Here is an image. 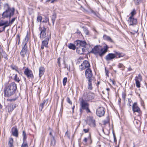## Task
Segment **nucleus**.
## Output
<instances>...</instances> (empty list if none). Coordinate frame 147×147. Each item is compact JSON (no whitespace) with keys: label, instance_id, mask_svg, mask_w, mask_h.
<instances>
[{"label":"nucleus","instance_id":"obj_24","mask_svg":"<svg viewBox=\"0 0 147 147\" xmlns=\"http://www.w3.org/2000/svg\"><path fill=\"white\" fill-rule=\"evenodd\" d=\"M93 80V79H90L88 80V90H92V82Z\"/></svg>","mask_w":147,"mask_h":147},{"label":"nucleus","instance_id":"obj_28","mask_svg":"<svg viewBox=\"0 0 147 147\" xmlns=\"http://www.w3.org/2000/svg\"><path fill=\"white\" fill-rule=\"evenodd\" d=\"M69 48L73 50H75L76 49V47L75 45L72 43H70L68 46Z\"/></svg>","mask_w":147,"mask_h":147},{"label":"nucleus","instance_id":"obj_22","mask_svg":"<svg viewBox=\"0 0 147 147\" xmlns=\"http://www.w3.org/2000/svg\"><path fill=\"white\" fill-rule=\"evenodd\" d=\"M132 110L134 112H139L140 111V109L136 103H134L133 104L132 106Z\"/></svg>","mask_w":147,"mask_h":147},{"label":"nucleus","instance_id":"obj_5","mask_svg":"<svg viewBox=\"0 0 147 147\" xmlns=\"http://www.w3.org/2000/svg\"><path fill=\"white\" fill-rule=\"evenodd\" d=\"M80 101V114H81L85 110L87 113L91 112L89 108V105L88 103L85 101L83 98H80L79 100Z\"/></svg>","mask_w":147,"mask_h":147},{"label":"nucleus","instance_id":"obj_58","mask_svg":"<svg viewBox=\"0 0 147 147\" xmlns=\"http://www.w3.org/2000/svg\"><path fill=\"white\" fill-rule=\"evenodd\" d=\"M114 142H115L116 141V138H115V136L114 135Z\"/></svg>","mask_w":147,"mask_h":147},{"label":"nucleus","instance_id":"obj_13","mask_svg":"<svg viewBox=\"0 0 147 147\" xmlns=\"http://www.w3.org/2000/svg\"><path fill=\"white\" fill-rule=\"evenodd\" d=\"M117 58V55L113 53H109L105 57V59L107 61L112 60L113 59Z\"/></svg>","mask_w":147,"mask_h":147},{"label":"nucleus","instance_id":"obj_12","mask_svg":"<svg viewBox=\"0 0 147 147\" xmlns=\"http://www.w3.org/2000/svg\"><path fill=\"white\" fill-rule=\"evenodd\" d=\"M4 26L3 28V30H5V28L9 26L7 21H4L3 20L0 19V26Z\"/></svg>","mask_w":147,"mask_h":147},{"label":"nucleus","instance_id":"obj_59","mask_svg":"<svg viewBox=\"0 0 147 147\" xmlns=\"http://www.w3.org/2000/svg\"><path fill=\"white\" fill-rule=\"evenodd\" d=\"M5 31V30H3V28L2 29V30H0V33L2 32Z\"/></svg>","mask_w":147,"mask_h":147},{"label":"nucleus","instance_id":"obj_51","mask_svg":"<svg viewBox=\"0 0 147 147\" xmlns=\"http://www.w3.org/2000/svg\"><path fill=\"white\" fill-rule=\"evenodd\" d=\"M108 121L107 120H104L103 121V123H104V124L105 125L106 124L108 123Z\"/></svg>","mask_w":147,"mask_h":147},{"label":"nucleus","instance_id":"obj_48","mask_svg":"<svg viewBox=\"0 0 147 147\" xmlns=\"http://www.w3.org/2000/svg\"><path fill=\"white\" fill-rule=\"evenodd\" d=\"M21 147H28V146L27 144H23Z\"/></svg>","mask_w":147,"mask_h":147},{"label":"nucleus","instance_id":"obj_30","mask_svg":"<svg viewBox=\"0 0 147 147\" xmlns=\"http://www.w3.org/2000/svg\"><path fill=\"white\" fill-rule=\"evenodd\" d=\"M14 80L17 82H19L20 81V79L18 77L17 75L16 74L14 77Z\"/></svg>","mask_w":147,"mask_h":147},{"label":"nucleus","instance_id":"obj_46","mask_svg":"<svg viewBox=\"0 0 147 147\" xmlns=\"http://www.w3.org/2000/svg\"><path fill=\"white\" fill-rule=\"evenodd\" d=\"M87 138V140H89L91 142V143L92 142V140L91 138V136L90 134H89V135L88 137Z\"/></svg>","mask_w":147,"mask_h":147},{"label":"nucleus","instance_id":"obj_40","mask_svg":"<svg viewBox=\"0 0 147 147\" xmlns=\"http://www.w3.org/2000/svg\"><path fill=\"white\" fill-rule=\"evenodd\" d=\"M65 136L69 138H70V134L68 132V131H67L65 133Z\"/></svg>","mask_w":147,"mask_h":147},{"label":"nucleus","instance_id":"obj_63","mask_svg":"<svg viewBox=\"0 0 147 147\" xmlns=\"http://www.w3.org/2000/svg\"><path fill=\"white\" fill-rule=\"evenodd\" d=\"M78 53L80 54H82V52H78Z\"/></svg>","mask_w":147,"mask_h":147},{"label":"nucleus","instance_id":"obj_41","mask_svg":"<svg viewBox=\"0 0 147 147\" xmlns=\"http://www.w3.org/2000/svg\"><path fill=\"white\" fill-rule=\"evenodd\" d=\"M135 3L136 5L139 4L141 1V0H134Z\"/></svg>","mask_w":147,"mask_h":147},{"label":"nucleus","instance_id":"obj_36","mask_svg":"<svg viewBox=\"0 0 147 147\" xmlns=\"http://www.w3.org/2000/svg\"><path fill=\"white\" fill-rule=\"evenodd\" d=\"M23 140L24 141L26 138V133L24 131H23Z\"/></svg>","mask_w":147,"mask_h":147},{"label":"nucleus","instance_id":"obj_20","mask_svg":"<svg viewBox=\"0 0 147 147\" xmlns=\"http://www.w3.org/2000/svg\"><path fill=\"white\" fill-rule=\"evenodd\" d=\"M94 97V94L92 92H90L87 94L86 98L88 100H90L93 99Z\"/></svg>","mask_w":147,"mask_h":147},{"label":"nucleus","instance_id":"obj_16","mask_svg":"<svg viewBox=\"0 0 147 147\" xmlns=\"http://www.w3.org/2000/svg\"><path fill=\"white\" fill-rule=\"evenodd\" d=\"M88 123L91 126L94 127L95 126V121L92 117H90L88 120Z\"/></svg>","mask_w":147,"mask_h":147},{"label":"nucleus","instance_id":"obj_60","mask_svg":"<svg viewBox=\"0 0 147 147\" xmlns=\"http://www.w3.org/2000/svg\"><path fill=\"white\" fill-rule=\"evenodd\" d=\"M59 58L58 59V63L59 64L60 63V61H59Z\"/></svg>","mask_w":147,"mask_h":147},{"label":"nucleus","instance_id":"obj_47","mask_svg":"<svg viewBox=\"0 0 147 147\" xmlns=\"http://www.w3.org/2000/svg\"><path fill=\"white\" fill-rule=\"evenodd\" d=\"M89 131V129L88 128H87V129H83V131L85 133H88Z\"/></svg>","mask_w":147,"mask_h":147},{"label":"nucleus","instance_id":"obj_2","mask_svg":"<svg viewBox=\"0 0 147 147\" xmlns=\"http://www.w3.org/2000/svg\"><path fill=\"white\" fill-rule=\"evenodd\" d=\"M109 47L105 45L102 48L100 45L95 46L91 51V53L95 55L98 54L100 57H102L107 51Z\"/></svg>","mask_w":147,"mask_h":147},{"label":"nucleus","instance_id":"obj_53","mask_svg":"<svg viewBox=\"0 0 147 147\" xmlns=\"http://www.w3.org/2000/svg\"><path fill=\"white\" fill-rule=\"evenodd\" d=\"M125 56V54L123 53H120V58L123 57Z\"/></svg>","mask_w":147,"mask_h":147},{"label":"nucleus","instance_id":"obj_1","mask_svg":"<svg viewBox=\"0 0 147 147\" xmlns=\"http://www.w3.org/2000/svg\"><path fill=\"white\" fill-rule=\"evenodd\" d=\"M40 38L42 39L45 38L42 42L41 48L42 50L44 49V47H47L49 40L51 39V35L50 32L47 31L46 32V28L44 26L40 27Z\"/></svg>","mask_w":147,"mask_h":147},{"label":"nucleus","instance_id":"obj_49","mask_svg":"<svg viewBox=\"0 0 147 147\" xmlns=\"http://www.w3.org/2000/svg\"><path fill=\"white\" fill-rule=\"evenodd\" d=\"M105 72L106 75L107 76L109 77V71L108 70H107L106 69H105Z\"/></svg>","mask_w":147,"mask_h":147},{"label":"nucleus","instance_id":"obj_61","mask_svg":"<svg viewBox=\"0 0 147 147\" xmlns=\"http://www.w3.org/2000/svg\"><path fill=\"white\" fill-rule=\"evenodd\" d=\"M86 34H88V30H86Z\"/></svg>","mask_w":147,"mask_h":147},{"label":"nucleus","instance_id":"obj_56","mask_svg":"<svg viewBox=\"0 0 147 147\" xmlns=\"http://www.w3.org/2000/svg\"><path fill=\"white\" fill-rule=\"evenodd\" d=\"M132 70V69L130 67H129L128 68V70L129 71H130Z\"/></svg>","mask_w":147,"mask_h":147},{"label":"nucleus","instance_id":"obj_38","mask_svg":"<svg viewBox=\"0 0 147 147\" xmlns=\"http://www.w3.org/2000/svg\"><path fill=\"white\" fill-rule=\"evenodd\" d=\"M2 56L5 59H7V55L5 52H3L2 54Z\"/></svg>","mask_w":147,"mask_h":147},{"label":"nucleus","instance_id":"obj_45","mask_svg":"<svg viewBox=\"0 0 147 147\" xmlns=\"http://www.w3.org/2000/svg\"><path fill=\"white\" fill-rule=\"evenodd\" d=\"M126 94L125 92H123L122 94V97L125 100V99Z\"/></svg>","mask_w":147,"mask_h":147},{"label":"nucleus","instance_id":"obj_29","mask_svg":"<svg viewBox=\"0 0 147 147\" xmlns=\"http://www.w3.org/2000/svg\"><path fill=\"white\" fill-rule=\"evenodd\" d=\"M10 67L12 69L15 70L18 73H19V72L18 70V68L16 66L13 65H11Z\"/></svg>","mask_w":147,"mask_h":147},{"label":"nucleus","instance_id":"obj_6","mask_svg":"<svg viewBox=\"0 0 147 147\" xmlns=\"http://www.w3.org/2000/svg\"><path fill=\"white\" fill-rule=\"evenodd\" d=\"M20 54L22 58L28 57V53L27 51V46L24 45L22 47Z\"/></svg>","mask_w":147,"mask_h":147},{"label":"nucleus","instance_id":"obj_26","mask_svg":"<svg viewBox=\"0 0 147 147\" xmlns=\"http://www.w3.org/2000/svg\"><path fill=\"white\" fill-rule=\"evenodd\" d=\"M103 39L105 40H108L111 42H113V40L109 36L105 35L103 36Z\"/></svg>","mask_w":147,"mask_h":147},{"label":"nucleus","instance_id":"obj_57","mask_svg":"<svg viewBox=\"0 0 147 147\" xmlns=\"http://www.w3.org/2000/svg\"><path fill=\"white\" fill-rule=\"evenodd\" d=\"M74 108H75V106L74 105L73 107H72V112H73V113H74Z\"/></svg>","mask_w":147,"mask_h":147},{"label":"nucleus","instance_id":"obj_10","mask_svg":"<svg viewBox=\"0 0 147 147\" xmlns=\"http://www.w3.org/2000/svg\"><path fill=\"white\" fill-rule=\"evenodd\" d=\"M24 74L26 75L28 78L31 79L33 78L34 76L31 70L29 69L28 68L25 69L24 72Z\"/></svg>","mask_w":147,"mask_h":147},{"label":"nucleus","instance_id":"obj_62","mask_svg":"<svg viewBox=\"0 0 147 147\" xmlns=\"http://www.w3.org/2000/svg\"><path fill=\"white\" fill-rule=\"evenodd\" d=\"M106 89L108 91H109L110 90L109 88H107Z\"/></svg>","mask_w":147,"mask_h":147},{"label":"nucleus","instance_id":"obj_8","mask_svg":"<svg viewBox=\"0 0 147 147\" xmlns=\"http://www.w3.org/2000/svg\"><path fill=\"white\" fill-rule=\"evenodd\" d=\"M85 74L87 80L93 79L92 72L90 68H88L86 69Z\"/></svg>","mask_w":147,"mask_h":147},{"label":"nucleus","instance_id":"obj_15","mask_svg":"<svg viewBox=\"0 0 147 147\" xmlns=\"http://www.w3.org/2000/svg\"><path fill=\"white\" fill-rule=\"evenodd\" d=\"M48 102V100H44L42 103L40 104L39 105V110L40 111H42L44 107L47 106Z\"/></svg>","mask_w":147,"mask_h":147},{"label":"nucleus","instance_id":"obj_31","mask_svg":"<svg viewBox=\"0 0 147 147\" xmlns=\"http://www.w3.org/2000/svg\"><path fill=\"white\" fill-rule=\"evenodd\" d=\"M56 18V15L55 14H53L52 18V22L53 23V25L54 24V22H55V20Z\"/></svg>","mask_w":147,"mask_h":147},{"label":"nucleus","instance_id":"obj_27","mask_svg":"<svg viewBox=\"0 0 147 147\" xmlns=\"http://www.w3.org/2000/svg\"><path fill=\"white\" fill-rule=\"evenodd\" d=\"M13 139L12 138H9L8 142V145L9 147H13Z\"/></svg>","mask_w":147,"mask_h":147},{"label":"nucleus","instance_id":"obj_4","mask_svg":"<svg viewBox=\"0 0 147 147\" xmlns=\"http://www.w3.org/2000/svg\"><path fill=\"white\" fill-rule=\"evenodd\" d=\"M17 86L14 82L11 83L7 86L4 89V94L5 96L9 97L13 94L17 89Z\"/></svg>","mask_w":147,"mask_h":147},{"label":"nucleus","instance_id":"obj_21","mask_svg":"<svg viewBox=\"0 0 147 147\" xmlns=\"http://www.w3.org/2000/svg\"><path fill=\"white\" fill-rule=\"evenodd\" d=\"M49 141L50 142V146H54L56 143V140L55 139V137H53L52 136V138H49Z\"/></svg>","mask_w":147,"mask_h":147},{"label":"nucleus","instance_id":"obj_50","mask_svg":"<svg viewBox=\"0 0 147 147\" xmlns=\"http://www.w3.org/2000/svg\"><path fill=\"white\" fill-rule=\"evenodd\" d=\"M16 100V98H12V99H9L8 100V101H15Z\"/></svg>","mask_w":147,"mask_h":147},{"label":"nucleus","instance_id":"obj_19","mask_svg":"<svg viewBox=\"0 0 147 147\" xmlns=\"http://www.w3.org/2000/svg\"><path fill=\"white\" fill-rule=\"evenodd\" d=\"M129 23V25H132L133 24H136L137 22V20L136 19H134L133 17H129V19L128 20Z\"/></svg>","mask_w":147,"mask_h":147},{"label":"nucleus","instance_id":"obj_18","mask_svg":"<svg viewBox=\"0 0 147 147\" xmlns=\"http://www.w3.org/2000/svg\"><path fill=\"white\" fill-rule=\"evenodd\" d=\"M12 135L16 137L18 136V130L16 127H13L11 129Z\"/></svg>","mask_w":147,"mask_h":147},{"label":"nucleus","instance_id":"obj_52","mask_svg":"<svg viewBox=\"0 0 147 147\" xmlns=\"http://www.w3.org/2000/svg\"><path fill=\"white\" fill-rule=\"evenodd\" d=\"M57 0H48L49 1H51V3H53L54 2L56 1Z\"/></svg>","mask_w":147,"mask_h":147},{"label":"nucleus","instance_id":"obj_33","mask_svg":"<svg viewBox=\"0 0 147 147\" xmlns=\"http://www.w3.org/2000/svg\"><path fill=\"white\" fill-rule=\"evenodd\" d=\"M42 16H38L37 17V20L38 22H41L42 21Z\"/></svg>","mask_w":147,"mask_h":147},{"label":"nucleus","instance_id":"obj_17","mask_svg":"<svg viewBox=\"0 0 147 147\" xmlns=\"http://www.w3.org/2000/svg\"><path fill=\"white\" fill-rule=\"evenodd\" d=\"M16 104L14 103H12L7 106V109L8 112L12 111L13 110L16 108Z\"/></svg>","mask_w":147,"mask_h":147},{"label":"nucleus","instance_id":"obj_9","mask_svg":"<svg viewBox=\"0 0 147 147\" xmlns=\"http://www.w3.org/2000/svg\"><path fill=\"white\" fill-rule=\"evenodd\" d=\"M105 109L103 107H100L97 109L96 114L99 117L103 116L105 112Z\"/></svg>","mask_w":147,"mask_h":147},{"label":"nucleus","instance_id":"obj_55","mask_svg":"<svg viewBox=\"0 0 147 147\" xmlns=\"http://www.w3.org/2000/svg\"><path fill=\"white\" fill-rule=\"evenodd\" d=\"M20 36L19 35V34H17V38L18 39H20Z\"/></svg>","mask_w":147,"mask_h":147},{"label":"nucleus","instance_id":"obj_64","mask_svg":"<svg viewBox=\"0 0 147 147\" xmlns=\"http://www.w3.org/2000/svg\"><path fill=\"white\" fill-rule=\"evenodd\" d=\"M119 145H118V146H115V147H119Z\"/></svg>","mask_w":147,"mask_h":147},{"label":"nucleus","instance_id":"obj_44","mask_svg":"<svg viewBox=\"0 0 147 147\" xmlns=\"http://www.w3.org/2000/svg\"><path fill=\"white\" fill-rule=\"evenodd\" d=\"M120 69L121 68V70H124V68H125V67L122 64L120 63Z\"/></svg>","mask_w":147,"mask_h":147},{"label":"nucleus","instance_id":"obj_39","mask_svg":"<svg viewBox=\"0 0 147 147\" xmlns=\"http://www.w3.org/2000/svg\"><path fill=\"white\" fill-rule=\"evenodd\" d=\"M53 132V131L52 129H51L49 132V138H52V136L53 137H55L52 134V133Z\"/></svg>","mask_w":147,"mask_h":147},{"label":"nucleus","instance_id":"obj_25","mask_svg":"<svg viewBox=\"0 0 147 147\" xmlns=\"http://www.w3.org/2000/svg\"><path fill=\"white\" fill-rule=\"evenodd\" d=\"M29 39V36L28 33H27V34L25 37V38L24 39V41L23 42V46L25 45V46H27V43L28 42V40Z\"/></svg>","mask_w":147,"mask_h":147},{"label":"nucleus","instance_id":"obj_34","mask_svg":"<svg viewBox=\"0 0 147 147\" xmlns=\"http://www.w3.org/2000/svg\"><path fill=\"white\" fill-rule=\"evenodd\" d=\"M136 13V11L135 9H134L133 11L131 12V16L130 17H133V16Z\"/></svg>","mask_w":147,"mask_h":147},{"label":"nucleus","instance_id":"obj_43","mask_svg":"<svg viewBox=\"0 0 147 147\" xmlns=\"http://www.w3.org/2000/svg\"><path fill=\"white\" fill-rule=\"evenodd\" d=\"M67 102L69 103L71 105L72 104V102L71 101L70 98L69 97H67Z\"/></svg>","mask_w":147,"mask_h":147},{"label":"nucleus","instance_id":"obj_14","mask_svg":"<svg viewBox=\"0 0 147 147\" xmlns=\"http://www.w3.org/2000/svg\"><path fill=\"white\" fill-rule=\"evenodd\" d=\"M75 44L79 47H84L86 45V42L84 41L77 40L75 41Z\"/></svg>","mask_w":147,"mask_h":147},{"label":"nucleus","instance_id":"obj_32","mask_svg":"<svg viewBox=\"0 0 147 147\" xmlns=\"http://www.w3.org/2000/svg\"><path fill=\"white\" fill-rule=\"evenodd\" d=\"M82 50V52H84L85 51V49L84 48H81V47H80L78 48V47L77 48V52H78V51H80V50Z\"/></svg>","mask_w":147,"mask_h":147},{"label":"nucleus","instance_id":"obj_7","mask_svg":"<svg viewBox=\"0 0 147 147\" xmlns=\"http://www.w3.org/2000/svg\"><path fill=\"white\" fill-rule=\"evenodd\" d=\"M90 65L89 62L87 60H84L79 66V68L81 70L87 68H89Z\"/></svg>","mask_w":147,"mask_h":147},{"label":"nucleus","instance_id":"obj_3","mask_svg":"<svg viewBox=\"0 0 147 147\" xmlns=\"http://www.w3.org/2000/svg\"><path fill=\"white\" fill-rule=\"evenodd\" d=\"M4 9H5V11L2 14V18H8L10 20L11 17L14 14L15 10L14 8L13 7L12 8L10 7L7 3H5L4 4Z\"/></svg>","mask_w":147,"mask_h":147},{"label":"nucleus","instance_id":"obj_35","mask_svg":"<svg viewBox=\"0 0 147 147\" xmlns=\"http://www.w3.org/2000/svg\"><path fill=\"white\" fill-rule=\"evenodd\" d=\"M67 80V78L66 77H65L63 80V84L65 86V85Z\"/></svg>","mask_w":147,"mask_h":147},{"label":"nucleus","instance_id":"obj_42","mask_svg":"<svg viewBox=\"0 0 147 147\" xmlns=\"http://www.w3.org/2000/svg\"><path fill=\"white\" fill-rule=\"evenodd\" d=\"M16 18H14L12 19L11 21H9V23H9V24H12L16 19Z\"/></svg>","mask_w":147,"mask_h":147},{"label":"nucleus","instance_id":"obj_54","mask_svg":"<svg viewBox=\"0 0 147 147\" xmlns=\"http://www.w3.org/2000/svg\"><path fill=\"white\" fill-rule=\"evenodd\" d=\"M87 138H84V139L83 140V141L85 143H86L87 142Z\"/></svg>","mask_w":147,"mask_h":147},{"label":"nucleus","instance_id":"obj_37","mask_svg":"<svg viewBox=\"0 0 147 147\" xmlns=\"http://www.w3.org/2000/svg\"><path fill=\"white\" fill-rule=\"evenodd\" d=\"M49 21V18L47 17H45L44 20L42 21V22L47 23Z\"/></svg>","mask_w":147,"mask_h":147},{"label":"nucleus","instance_id":"obj_11","mask_svg":"<svg viewBox=\"0 0 147 147\" xmlns=\"http://www.w3.org/2000/svg\"><path fill=\"white\" fill-rule=\"evenodd\" d=\"M135 80L136 81V87L139 88L140 87V82L142 80L141 76L139 74L138 76H136L135 78Z\"/></svg>","mask_w":147,"mask_h":147},{"label":"nucleus","instance_id":"obj_23","mask_svg":"<svg viewBox=\"0 0 147 147\" xmlns=\"http://www.w3.org/2000/svg\"><path fill=\"white\" fill-rule=\"evenodd\" d=\"M45 71V69L44 67L41 66L40 67L39 69V76L40 78L44 74Z\"/></svg>","mask_w":147,"mask_h":147}]
</instances>
